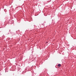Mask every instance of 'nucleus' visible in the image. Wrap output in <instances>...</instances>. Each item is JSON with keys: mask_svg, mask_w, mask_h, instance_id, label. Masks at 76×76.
<instances>
[{"mask_svg": "<svg viewBox=\"0 0 76 76\" xmlns=\"http://www.w3.org/2000/svg\"><path fill=\"white\" fill-rule=\"evenodd\" d=\"M61 64H58V67H61Z\"/></svg>", "mask_w": 76, "mask_h": 76, "instance_id": "nucleus-1", "label": "nucleus"}]
</instances>
